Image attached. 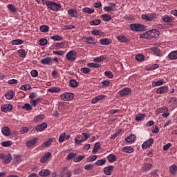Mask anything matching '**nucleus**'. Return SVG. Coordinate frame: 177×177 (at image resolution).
I'll return each mask as SVG.
<instances>
[{"label": "nucleus", "mask_w": 177, "mask_h": 177, "mask_svg": "<svg viewBox=\"0 0 177 177\" xmlns=\"http://www.w3.org/2000/svg\"><path fill=\"white\" fill-rule=\"evenodd\" d=\"M41 3H43V5H46L48 9L54 10L55 12H57L62 8V6H60V4L48 0H41Z\"/></svg>", "instance_id": "1"}, {"label": "nucleus", "mask_w": 177, "mask_h": 177, "mask_svg": "<svg viewBox=\"0 0 177 177\" xmlns=\"http://www.w3.org/2000/svg\"><path fill=\"white\" fill-rule=\"evenodd\" d=\"M82 136H81V140H79L80 138V135L77 136V137L75 138V145H81V143L85 142V140H86L87 139H89V133H82Z\"/></svg>", "instance_id": "2"}, {"label": "nucleus", "mask_w": 177, "mask_h": 177, "mask_svg": "<svg viewBox=\"0 0 177 177\" xmlns=\"http://www.w3.org/2000/svg\"><path fill=\"white\" fill-rule=\"evenodd\" d=\"M130 28L132 31H145L146 30V26L140 24H133L130 25Z\"/></svg>", "instance_id": "3"}, {"label": "nucleus", "mask_w": 177, "mask_h": 177, "mask_svg": "<svg viewBox=\"0 0 177 177\" xmlns=\"http://www.w3.org/2000/svg\"><path fill=\"white\" fill-rule=\"evenodd\" d=\"M66 58L67 60H69V62H74V60L77 59V51L71 50L66 53Z\"/></svg>", "instance_id": "4"}, {"label": "nucleus", "mask_w": 177, "mask_h": 177, "mask_svg": "<svg viewBox=\"0 0 177 177\" xmlns=\"http://www.w3.org/2000/svg\"><path fill=\"white\" fill-rule=\"evenodd\" d=\"M61 100L64 102H70L74 99V94L71 93H64L60 95Z\"/></svg>", "instance_id": "5"}, {"label": "nucleus", "mask_w": 177, "mask_h": 177, "mask_svg": "<svg viewBox=\"0 0 177 177\" xmlns=\"http://www.w3.org/2000/svg\"><path fill=\"white\" fill-rule=\"evenodd\" d=\"M142 20H146V21H153L154 19H157V14L151 13V14H143L142 15Z\"/></svg>", "instance_id": "6"}, {"label": "nucleus", "mask_w": 177, "mask_h": 177, "mask_svg": "<svg viewBox=\"0 0 177 177\" xmlns=\"http://www.w3.org/2000/svg\"><path fill=\"white\" fill-rule=\"evenodd\" d=\"M151 32H156V35H160V32L157 29H153L145 33L140 35V38L149 39L150 38V35H151Z\"/></svg>", "instance_id": "7"}, {"label": "nucleus", "mask_w": 177, "mask_h": 177, "mask_svg": "<svg viewBox=\"0 0 177 177\" xmlns=\"http://www.w3.org/2000/svg\"><path fill=\"white\" fill-rule=\"evenodd\" d=\"M64 174H66L65 177H71V171L68 169V167H64L61 169L60 177L64 176Z\"/></svg>", "instance_id": "8"}, {"label": "nucleus", "mask_w": 177, "mask_h": 177, "mask_svg": "<svg viewBox=\"0 0 177 177\" xmlns=\"http://www.w3.org/2000/svg\"><path fill=\"white\" fill-rule=\"evenodd\" d=\"M109 6L104 7V10L105 12H115V10H117V8H115L117 5H115V3H109Z\"/></svg>", "instance_id": "9"}, {"label": "nucleus", "mask_w": 177, "mask_h": 177, "mask_svg": "<svg viewBox=\"0 0 177 177\" xmlns=\"http://www.w3.org/2000/svg\"><path fill=\"white\" fill-rule=\"evenodd\" d=\"M153 143H154V140L153 138H149L147 141L144 142L142 145V148L145 150L146 149H148V147H150Z\"/></svg>", "instance_id": "10"}, {"label": "nucleus", "mask_w": 177, "mask_h": 177, "mask_svg": "<svg viewBox=\"0 0 177 177\" xmlns=\"http://www.w3.org/2000/svg\"><path fill=\"white\" fill-rule=\"evenodd\" d=\"M12 109H13V106L10 104H6L1 106V111L3 113H8L9 111H12Z\"/></svg>", "instance_id": "11"}, {"label": "nucleus", "mask_w": 177, "mask_h": 177, "mask_svg": "<svg viewBox=\"0 0 177 177\" xmlns=\"http://www.w3.org/2000/svg\"><path fill=\"white\" fill-rule=\"evenodd\" d=\"M46 128H48V124H46V122H44L41 124H38L36 127L35 129L37 132H42V131L46 129Z\"/></svg>", "instance_id": "12"}, {"label": "nucleus", "mask_w": 177, "mask_h": 177, "mask_svg": "<svg viewBox=\"0 0 177 177\" xmlns=\"http://www.w3.org/2000/svg\"><path fill=\"white\" fill-rule=\"evenodd\" d=\"M68 15H69L71 17H75L77 19L78 17V11L75 9L71 8L68 10Z\"/></svg>", "instance_id": "13"}, {"label": "nucleus", "mask_w": 177, "mask_h": 177, "mask_svg": "<svg viewBox=\"0 0 177 177\" xmlns=\"http://www.w3.org/2000/svg\"><path fill=\"white\" fill-rule=\"evenodd\" d=\"M167 92H168L167 86H161L156 90V93H158L159 95H162V93H167Z\"/></svg>", "instance_id": "14"}, {"label": "nucleus", "mask_w": 177, "mask_h": 177, "mask_svg": "<svg viewBox=\"0 0 177 177\" xmlns=\"http://www.w3.org/2000/svg\"><path fill=\"white\" fill-rule=\"evenodd\" d=\"M131 93V88H124L122 90L119 91L120 96H127Z\"/></svg>", "instance_id": "15"}, {"label": "nucleus", "mask_w": 177, "mask_h": 177, "mask_svg": "<svg viewBox=\"0 0 177 177\" xmlns=\"http://www.w3.org/2000/svg\"><path fill=\"white\" fill-rule=\"evenodd\" d=\"M55 48L56 49H65V48H67V41L56 43Z\"/></svg>", "instance_id": "16"}, {"label": "nucleus", "mask_w": 177, "mask_h": 177, "mask_svg": "<svg viewBox=\"0 0 177 177\" xmlns=\"http://www.w3.org/2000/svg\"><path fill=\"white\" fill-rule=\"evenodd\" d=\"M114 166H108L104 168V174L106 176L111 175V171H113Z\"/></svg>", "instance_id": "17"}, {"label": "nucleus", "mask_w": 177, "mask_h": 177, "mask_svg": "<svg viewBox=\"0 0 177 177\" xmlns=\"http://www.w3.org/2000/svg\"><path fill=\"white\" fill-rule=\"evenodd\" d=\"M39 175L42 177L48 176V175H50V171L48 169H42L39 172Z\"/></svg>", "instance_id": "18"}, {"label": "nucleus", "mask_w": 177, "mask_h": 177, "mask_svg": "<svg viewBox=\"0 0 177 177\" xmlns=\"http://www.w3.org/2000/svg\"><path fill=\"white\" fill-rule=\"evenodd\" d=\"M45 115H38L35 116L33 119L34 122L38 124V122H42V120H44Z\"/></svg>", "instance_id": "19"}, {"label": "nucleus", "mask_w": 177, "mask_h": 177, "mask_svg": "<svg viewBox=\"0 0 177 177\" xmlns=\"http://www.w3.org/2000/svg\"><path fill=\"white\" fill-rule=\"evenodd\" d=\"M51 156L52 153L50 152L46 153L45 155L41 158V162H46V161H48V160H49V158Z\"/></svg>", "instance_id": "20"}, {"label": "nucleus", "mask_w": 177, "mask_h": 177, "mask_svg": "<svg viewBox=\"0 0 177 177\" xmlns=\"http://www.w3.org/2000/svg\"><path fill=\"white\" fill-rule=\"evenodd\" d=\"M106 97V95H100L91 100L92 104H95L99 102V100H103Z\"/></svg>", "instance_id": "21"}, {"label": "nucleus", "mask_w": 177, "mask_h": 177, "mask_svg": "<svg viewBox=\"0 0 177 177\" xmlns=\"http://www.w3.org/2000/svg\"><path fill=\"white\" fill-rule=\"evenodd\" d=\"M165 111H169V109H168V107L162 106V107L158 108L157 110L155 111V114H156V115H158V114L161 113H164Z\"/></svg>", "instance_id": "22"}, {"label": "nucleus", "mask_w": 177, "mask_h": 177, "mask_svg": "<svg viewBox=\"0 0 177 177\" xmlns=\"http://www.w3.org/2000/svg\"><path fill=\"white\" fill-rule=\"evenodd\" d=\"M1 132L5 136H10V129L8 127H2Z\"/></svg>", "instance_id": "23"}, {"label": "nucleus", "mask_w": 177, "mask_h": 177, "mask_svg": "<svg viewBox=\"0 0 177 177\" xmlns=\"http://www.w3.org/2000/svg\"><path fill=\"white\" fill-rule=\"evenodd\" d=\"M168 57L170 60H177V50L171 51L169 53Z\"/></svg>", "instance_id": "24"}, {"label": "nucleus", "mask_w": 177, "mask_h": 177, "mask_svg": "<svg viewBox=\"0 0 177 177\" xmlns=\"http://www.w3.org/2000/svg\"><path fill=\"white\" fill-rule=\"evenodd\" d=\"M37 141L38 138H32L26 142V146L28 147H32V146H34Z\"/></svg>", "instance_id": "25"}, {"label": "nucleus", "mask_w": 177, "mask_h": 177, "mask_svg": "<svg viewBox=\"0 0 177 177\" xmlns=\"http://www.w3.org/2000/svg\"><path fill=\"white\" fill-rule=\"evenodd\" d=\"M151 167H153V165L150 163H144L142 166V171L146 172L147 171H150V169H151Z\"/></svg>", "instance_id": "26"}, {"label": "nucleus", "mask_w": 177, "mask_h": 177, "mask_svg": "<svg viewBox=\"0 0 177 177\" xmlns=\"http://www.w3.org/2000/svg\"><path fill=\"white\" fill-rule=\"evenodd\" d=\"M106 60V56L105 55H102V56H100V57H97L93 59V62L95 63H102V62Z\"/></svg>", "instance_id": "27"}, {"label": "nucleus", "mask_w": 177, "mask_h": 177, "mask_svg": "<svg viewBox=\"0 0 177 177\" xmlns=\"http://www.w3.org/2000/svg\"><path fill=\"white\" fill-rule=\"evenodd\" d=\"M100 44L101 45H110L111 44V40L108 38H104L100 40Z\"/></svg>", "instance_id": "28"}, {"label": "nucleus", "mask_w": 177, "mask_h": 177, "mask_svg": "<svg viewBox=\"0 0 177 177\" xmlns=\"http://www.w3.org/2000/svg\"><path fill=\"white\" fill-rule=\"evenodd\" d=\"M10 161H12V155H5L4 158L3 159V162H4V164H9Z\"/></svg>", "instance_id": "29"}, {"label": "nucleus", "mask_w": 177, "mask_h": 177, "mask_svg": "<svg viewBox=\"0 0 177 177\" xmlns=\"http://www.w3.org/2000/svg\"><path fill=\"white\" fill-rule=\"evenodd\" d=\"M13 96H15V93H13L12 91H10L5 94V97L7 100H12V99H13Z\"/></svg>", "instance_id": "30"}, {"label": "nucleus", "mask_w": 177, "mask_h": 177, "mask_svg": "<svg viewBox=\"0 0 177 177\" xmlns=\"http://www.w3.org/2000/svg\"><path fill=\"white\" fill-rule=\"evenodd\" d=\"M136 139V136H135V135L133 134L126 138L125 140L126 142H127V143H132L135 142Z\"/></svg>", "instance_id": "31"}, {"label": "nucleus", "mask_w": 177, "mask_h": 177, "mask_svg": "<svg viewBox=\"0 0 177 177\" xmlns=\"http://www.w3.org/2000/svg\"><path fill=\"white\" fill-rule=\"evenodd\" d=\"M107 160L109 162H115V161H117V156L114 154H109L107 156Z\"/></svg>", "instance_id": "32"}, {"label": "nucleus", "mask_w": 177, "mask_h": 177, "mask_svg": "<svg viewBox=\"0 0 177 177\" xmlns=\"http://www.w3.org/2000/svg\"><path fill=\"white\" fill-rule=\"evenodd\" d=\"M177 171V166L176 165H173L169 167V172L171 175H175Z\"/></svg>", "instance_id": "33"}, {"label": "nucleus", "mask_w": 177, "mask_h": 177, "mask_svg": "<svg viewBox=\"0 0 177 177\" xmlns=\"http://www.w3.org/2000/svg\"><path fill=\"white\" fill-rule=\"evenodd\" d=\"M123 153H133V148L131 147H125L122 149Z\"/></svg>", "instance_id": "34"}, {"label": "nucleus", "mask_w": 177, "mask_h": 177, "mask_svg": "<svg viewBox=\"0 0 177 177\" xmlns=\"http://www.w3.org/2000/svg\"><path fill=\"white\" fill-rule=\"evenodd\" d=\"M99 149H100V143L96 142L94 145V147L92 151L93 154H96L97 153V151L99 150Z\"/></svg>", "instance_id": "35"}, {"label": "nucleus", "mask_w": 177, "mask_h": 177, "mask_svg": "<svg viewBox=\"0 0 177 177\" xmlns=\"http://www.w3.org/2000/svg\"><path fill=\"white\" fill-rule=\"evenodd\" d=\"M48 91L50 93H57L60 92V88H59V87H51V88H48Z\"/></svg>", "instance_id": "36"}, {"label": "nucleus", "mask_w": 177, "mask_h": 177, "mask_svg": "<svg viewBox=\"0 0 177 177\" xmlns=\"http://www.w3.org/2000/svg\"><path fill=\"white\" fill-rule=\"evenodd\" d=\"M101 19L104 21H110V20H111V17L107 14H103L101 15Z\"/></svg>", "instance_id": "37"}, {"label": "nucleus", "mask_w": 177, "mask_h": 177, "mask_svg": "<svg viewBox=\"0 0 177 177\" xmlns=\"http://www.w3.org/2000/svg\"><path fill=\"white\" fill-rule=\"evenodd\" d=\"M106 162V160L105 158L100 159L95 162V165H97L98 167H101L102 165H104Z\"/></svg>", "instance_id": "38"}, {"label": "nucleus", "mask_w": 177, "mask_h": 177, "mask_svg": "<svg viewBox=\"0 0 177 177\" xmlns=\"http://www.w3.org/2000/svg\"><path fill=\"white\" fill-rule=\"evenodd\" d=\"M52 62V58L50 57H46L41 60V63L42 64H50Z\"/></svg>", "instance_id": "39"}, {"label": "nucleus", "mask_w": 177, "mask_h": 177, "mask_svg": "<svg viewBox=\"0 0 177 177\" xmlns=\"http://www.w3.org/2000/svg\"><path fill=\"white\" fill-rule=\"evenodd\" d=\"M118 41H120V42H128V38L124 35H119L117 37Z\"/></svg>", "instance_id": "40"}, {"label": "nucleus", "mask_w": 177, "mask_h": 177, "mask_svg": "<svg viewBox=\"0 0 177 177\" xmlns=\"http://www.w3.org/2000/svg\"><path fill=\"white\" fill-rule=\"evenodd\" d=\"M163 84H164V81L158 80L156 82H153L151 83V85H152L153 88H156V86H160V85H162Z\"/></svg>", "instance_id": "41"}, {"label": "nucleus", "mask_w": 177, "mask_h": 177, "mask_svg": "<svg viewBox=\"0 0 177 177\" xmlns=\"http://www.w3.org/2000/svg\"><path fill=\"white\" fill-rule=\"evenodd\" d=\"M146 117V115L143 113H138L136 116V121H142V120H145V118Z\"/></svg>", "instance_id": "42"}, {"label": "nucleus", "mask_w": 177, "mask_h": 177, "mask_svg": "<svg viewBox=\"0 0 177 177\" xmlns=\"http://www.w3.org/2000/svg\"><path fill=\"white\" fill-rule=\"evenodd\" d=\"M69 85L71 88H77L78 86V82L75 80H71L69 82Z\"/></svg>", "instance_id": "43"}, {"label": "nucleus", "mask_w": 177, "mask_h": 177, "mask_svg": "<svg viewBox=\"0 0 177 177\" xmlns=\"http://www.w3.org/2000/svg\"><path fill=\"white\" fill-rule=\"evenodd\" d=\"M162 20L165 23H172V18L168 15H165L162 17Z\"/></svg>", "instance_id": "44"}, {"label": "nucleus", "mask_w": 177, "mask_h": 177, "mask_svg": "<svg viewBox=\"0 0 177 177\" xmlns=\"http://www.w3.org/2000/svg\"><path fill=\"white\" fill-rule=\"evenodd\" d=\"M39 30L41 32H48L49 31V26L48 25H42L40 26Z\"/></svg>", "instance_id": "45"}, {"label": "nucleus", "mask_w": 177, "mask_h": 177, "mask_svg": "<svg viewBox=\"0 0 177 177\" xmlns=\"http://www.w3.org/2000/svg\"><path fill=\"white\" fill-rule=\"evenodd\" d=\"M50 39H53V41H63V37L59 35H55L54 36H52L50 37Z\"/></svg>", "instance_id": "46"}, {"label": "nucleus", "mask_w": 177, "mask_h": 177, "mask_svg": "<svg viewBox=\"0 0 177 177\" xmlns=\"http://www.w3.org/2000/svg\"><path fill=\"white\" fill-rule=\"evenodd\" d=\"M102 23L100 19H95L89 22L90 26H99Z\"/></svg>", "instance_id": "47"}, {"label": "nucleus", "mask_w": 177, "mask_h": 177, "mask_svg": "<svg viewBox=\"0 0 177 177\" xmlns=\"http://www.w3.org/2000/svg\"><path fill=\"white\" fill-rule=\"evenodd\" d=\"M87 66L88 67H91V68H99L101 65L97 63H88Z\"/></svg>", "instance_id": "48"}, {"label": "nucleus", "mask_w": 177, "mask_h": 177, "mask_svg": "<svg viewBox=\"0 0 177 177\" xmlns=\"http://www.w3.org/2000/svg\"><path fill=\"white\" fill-rule=\"evenodd\" d=\"M7 8L9 9V10H10V12H12V13H16V12H17L16 7L12 4H8Z\"/></svg>", "instance_id": "49"}, {"label": "nucleus", "mask_w": 177, "mask_h": 177, "mask_svg": "<svg viewBox=\"0 0 177 177\" xmlns=\"http://www.w3.org/2000/svg\"><path fill=\"white\" fill-rule=\"evenodd\" d=\"M82 12H84V13H88V15H92V13L95 12V10H92L89 8H84L82 9Z\"/></svg>", "instance_id": "50"}, {"label": "nucleus", "mask_w": 177, "mask_h": 177, "mask_svg": "<svg viewBox=\"0 0 177 177\" xmlns=\"http://www.w3.org/2000/svg\"><path fill=\"white\" fill-rule=\"evenodd\" d=\"M23 44V40L18 39L11 41V44L12 45H21Z\"/></svg>", "instance_id": "51"}, {"label": "nucleus", "mask_w": 177, "mask_h": 177, "mask_svg": "<svg viewBox=\"0 0 177 177\" xmlns=\"http://www.w3.org/2000/svg\"><path fill=\"white\" fill-rule=\"evenodd\" d=\"M41 98H37L36 100H32L30 101V104H31V106H33V107H35V106H37V104H38V103L39 102H41Z\"/></svg>", "instance_id": "52"}, {"label": "nucleus", "mask_w": 177, "mask_h": 177, "mask_svg": "<svg viewBox=\"0 0 177 177\" xmlns=\"http://www.w3.org/2000/svg\"><path fill=\"white\" fill-rule=\"evenodd\" d=\"M151 51L155 54L156 56H161V52L160 51V49L157 48H152Z\"/></svg>", "instance_id": "53"}, {"label": "nucleus", "mask_w": 177, "mask_h": 177, "mask_svg": "<svg viewBox=\"0 0 177 177\" xmlns=\"http://www.w3.org/2000/svg\"><path fill=\"white\" fill-rule=\"evenodd\" d=\"M97 159V156L93 155L87 158L88 162H93V161H95Z\"/></svg>", "instance_id": "54"}, {"label": "nucleus", "mask_w": 177, "mask_h": 177, "mask_svg": "<svg viewBox=\"0 0 177 177\" xmlns=\"http://www.w3.org/2000/svg\"><path fill=\"white\" fill-rule=\"evenodd\" d=\"M136 59L138 62H143V60H145V56L142 54H138L136 56Z\"/></svg>", "instance_id": "55"}, {"label": "nucleus", "mask_w": 177, "mask_h": 177, "mask_svg": "<svg viewBox=\"0 0 177 177\" xmlns=\"http://www.w3.org/2000/svg\"><path fill=\"white\" fill-rule=\"evenodd\" d=\"M84 158H85V156H78L77 157L74 158L73 161L75 162H80V161H82V160H84Z\"/></svg>", "instance_id": "56"}, {"label": "nucleus", "mask_w": 177, "mask_h": 177, "mask_svg": "<svg viewBox=\"0 0 177 177\" xmlns=\"http://www.w3.org/2000/svg\"><path fill=\"white\" fill-rule=\"evenodd\" d=\"M86 42L89 44H95V39L91 37H87L86 38Z\"/></svg>", "instance_id": "57"}, {"label": "nucleus", "mask_w": 177, "mask_h": 177, "mask_svg": "<svg viewBox=\"0 0 177 177\" xmlns=\"http://www.w3.org/2000/svg\"><path fill=\"white\" fill-rule=\"evenodd\" d=\"M80 71L83 73V74H88V73H91V69L89 68L84 67L80 69Z\"/></svg>", "instance_id": "58"}, {"label": "nucleus", "mask_w": 177, "mask_h": 177, "mask_svg": "<svg viewBox=\"0 0 177 177\" xmlns=\"http://www.w3.org/2000/svg\"><path fill=\"white\" fill-rule=\"evenodd\" d=\"M105 77H107V78H113L114 75H113V73L111 71H106L104 72Z\"/></svg>", "instance_id": "59"}, {"label": "nucleus", "mask_w": 177, "mask_h": 177, "mask_svg": "<svg viewBox=\"0 0 177 177\" xmlns=\"http://www.w3.org/2000/svg\"><path fill=\"white\" fill-rule=\"evenodd\" d=\"M18 55L21 56V57H26V50L24 49L19 50Z\"/></svg>", "instance_id": "60"}, {"label": "nucleus", "mask_w": 177, "mask_h": 177, "mask_svg": "<svg viewBox=\"0 0 177 177\" xmlns=\"http://www.w3.org/2000/svg\"><path fill=\"white\" fill-rule=\"evenodd\" d=\"M77 156L76 153H70L68 154L67 157H66V160H73V158H75V156Z\"/></svg>", "instance_id": "61"}, {"label": "nucleus", "mask_w": 177, "mask_h": 177, "mask_svg": "<svg viewBox=\"0 0 177 177\" xmlns=\"http://www.w3.org/2000/svg\"><path fill=\"white\" fill-rule=\"evenodd\" d=\"M30 88H31V86L30 85H22L21 86V88H20L21 91H30Z\"/></svg>", "instance_id": "62"}, {"label": "nucleus", "mask_w": 177, "mask_h": 177, "mask_svg": "<svg viewBox=\"0 0 177 177\" xmlns=\"http://www.w3.org/2000/svg\"><path fill=\"white\" fill-rule=\"evenodd\" d=\"M169 102L171 104H177V99L175 97H171L169 100Z\"/></svg>", "instance_id": "63"}, {"label": "nucleus", "mask_w": 177, "mask_h": 177, "mask_svg": "<svg viewBox=\"0 0 177 177\" xmlns=\"http://www.w3.org/2000/svg\"><path fill=\"white\" fill-rule=\"evenodd\" d=\"M64 139H66V133H62L59 138V142L62 143V142H64Z\"/></svg>", "instance_id": "64"}]
</instances>
